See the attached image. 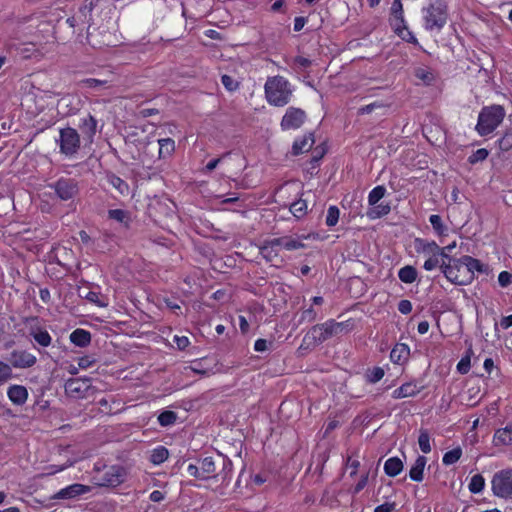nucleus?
<instances>
[{"mask_svg": "<svg viewBox=\"0 0 512 512\" xmlns=\"http://www.w3.org/2000/svg\"><path fill=\"white\" fill-rule=\"evenodd\" d=\"M485 486V480L482 475L476 474L472 476L470 483H469V490L470 492L477 494L482 492Z\"/></svg>", "mask_w": 512, "mask_h": 512, "instance_id": "c03bdc74", "label": "nucleus"}, {"mask_svg": "<svg viewBox=\"0 0 512 512\" xmlns=\"http://www.w3.org/2000/svg\"><path fill=\"white\" fill-rule=\"evenodd\" d=\"M423 18L426 30L439 32L447 22L446 6L438 0L431 3L423 9Z\"/></svg>", "mask_w": 512, "mask_h": 512, "instance_id": "423d86ee", "label": "nucleus"}, {"mask_svg": "<svg viewBox=\"0 0 512 512\" xmlns=\"http://www.w3.org/2000/svg\"><path fill=\"white\" fill-rule=\"evenodd\" d=\"M169 452L164 446H158L152 450L150 462L154 465H160L168 459Z\"/></svg>", "mask_w": 512, "mask_h": 512, "instance_id": "473e14b6", "label": "nucleus"}, {"mask_svg": "<svg viewBox=\"0 0 512 512\" xmlns=\"http://www.w3.org/2000/svg\"><path fill=\"white\" fill-rule=\"evenodd\" d=\"M80 85L84 88L97 89L107 85L106 80H99L95 78H86L80 81Z\"/></svg>", "mask_w": 512, "mask_h": 512, "instance_id": "de8ad7c7", "label": "nucleus"}, {"mask_svg": "<svg viewBox=\"0 0 512 512\" xmlns=\"http://www.w3.org/2000/svg\"><path fill=\"white\" fill-rule=\"evenodd\" d=\"M108 216L120 223H124L128 219V213L122 209H111L108 211Z\"/></svg>", "mask_w": 512, "mask_h": 512, "instance_id": "3c124183", "label": "nucleus"}, {"mask_svg": "<svg viewBox=\"0 0 512 512\" xmlns=\"http://www.w3.org/2000/svg\"><path fill=\"white\" fill-rule=\"evenodd\" d=\"M492 442L495 447L512 445V425L497 429L494 432Z\"/></svg>", "mask_w": 512, "mask_h": 512, "instance_id": "6ab92c4d", "label": "nucleus"}, {"mask_svg": "<svg viewBox=\"0 0 512 512\" xmlns=\"http://www.w3.org/2000/svg\"><path fill=\"white\" fill-rule=\"evenodd\" d=\"M368 483V473L362 475L361 479L358 481V483L355 485L353 489V494H358L360 491H362L365 486Z\"/></svg>", "mask_w": 512, "mask_h": 512, "instance_id": "69168bd1", "label": "nucleus"}, {"mask_svg": "<svg viewBox=\"0 0 512 512\" xmlns=\"http://www.w3.org/2000/svg\"><path fill=\"white\" fill-rule=\"evenodd\" d=\"M462 456V449L460 447H456L450 451H447L442 458V462L444 465L449 466L455 464L459 461Z\"/></svg>", "mask_w": 512, "mask_h": 512, "instance_id": "58836bf2", "label": "nucleus"}, {"mask_svg": "<svg viewBox=\"0 0 512 512\" xmlns=\"http://www.w3.org/2000/svg\"><path fill=\"white\" fill-rule=\"evenodd\" d=\"M29 337L33 341V346L42 353V349L49 347L52 344V337L49 332L40 326H32L29 328Z\"/></svg>", "mask_w": 512, "mask_h": 512, "instance_id": "ddd939ff", "label": "nucleus"}, {"mask_svg": "<svg viewBox=\"0 0 512 512\" xmlns=\"http://www.w3.org/2000/svg\"><path fill=\"white\" fill-rule=\"evenodd\" d=\"M59 144L60 152L66 157H73L80 149V135L78 131L72 127L62 128L59 131Z\"/></svg>", "mask_w": 512, "mask_h": 512, "instance_id": "6e6552de", "label": "nucleus"}, {"mask_svg": "<svg viewBox=\"0 0 512 512\" xmlns=\"http://www.w3.org/2000/svg\"><path fill=\"white\" fill-rule=\"evenodd\" d=\"M159 144V157L168 158L175 151V141L171 138H163L158 140Z\"/></svg>", "mask_w": 512, "mask_h": 512, "instance_id": "7c9ffc66", "label": "nucleus"}, {"mask_svg": "<svg viewBox=\"0 0 512 512\" xmlns=\"http://www.w3.org/2000/svg\"><path fill=\"white\" fill-rule=\"evenodd\" d=\"M505 109L501 105L485 106L478 115L475 130L480 136L491 134L503 121Z\"/></svg>", "mask_w": 512, "mask_h": 512, "instance_id": "f03ea898", "label": "nucleus"}, {"mask_svg": "<svg viewBox=\"0 0 512 512\" xmlns=\"http://www.w3.org/2000/svg\"><path fill=\"white\" fill-rule=\"evenodd\" d=\"M394 30L397 33V35L400 36L404 41L419 46V42H418L417 38L414 36V34L411 31L408 30V28L406 27L405 24L401 25V26L398 24H395Z\"/></svg>", "mask_w": 512, "mask_h": 512, "instance_id": "c9c22d12", "label": "nucleus"}, {"mask_svg": "<svg viewBox=\"0 0 512 512\" xmlns=\"http://www.w3.org/2000/svg\"><path fill=\"white\" fill-rule=\"evenodd\" d=\"M18 55L23 59L36 58L39 56V51L34 44H26L17 49Z\"/></svg>", "mask_w": 512, "mask_h": 512, "instance_id": "a19ab883", "label": "nucleus"}, {"mask_svg": "<svg viewBox=\"0 0 512 512\" xmlns=\"http://www.w3.org/2000/svg\"><path fill=\"white\" fill-rule=\"evenodd\" d=\"M314 144V138L312 134L304 135L298 138L293 143V153L295 155L309 151Z\"/></svg>", "mask_w": 512, "mask_h": 512, "instance_id": "bb28decb", "label": "nucleus"}, {"mask_svg": "<svg viewBox=\"0 0 512 512\" xmlns=\"http://www.w3.org/2000/svg\"><path fill=\"white\" fill-rule=\"evenodd\" d=\"M417 275V270L410 265H406L398 271L399 279L406 284H411L416 281Z\"/></svg>", "mask_w": 512, "mask_h": 512, "instance_id": "2f4dec72", "label": "nucleus"}, {"mask_svg": "<svg viewBox=\"0 0 512 512\" xmlns=\"http://www.w3.org/2000/svg\"><path fill=\"white\" fill-rule=\"evenodd\" d=\"M391 23L395 28V24L404 25V14H403V5L401 0H393L391 5Z\"/></svg>", "mask_w": 512, "mask_h": 512, "instance_id": "c756f323", "label": "nucleus"}, {"mask_svg": "<svg viewBox=\"0 0 512 512\" xmlns=\"http://www.w3.org/2000/svg\"><path fill=\"white\" fill-rule=\"evenodd\" d=\"M390 211H391V207H390L389 203H379V204L377 203L374 206H371L367 210L366 216L370 220H375V219L381 218V217L389 214Z\"/></svg>", "mask_w": 512, "mask_h": 512, "instance_id": "c85d7f7f", "label": "nucleus"}, {"mask_svg": "<svg viewBox=\"0 0 512 512\" xmlns=\"http://www.w3.org/2000/svg\"><path fill=\"white\" fill-rule=\"evenodd\" d=\"M418 444H419L420 450L423 453L428 454L431 452L430 435L427 430H425V429L420 430V433L418 436Z\"/></svg>", "mask_w": 512, "mask_h": 512, "instance_id": "79ce46f5", "label": "nucleus"}, {"mask_svg": "<svg viewBox=\"0 0 512 512\" xmlns=\"http://www.w3.org/2000/svg\"><path fill=\"white\" fill-rule=\"evenodd\" d=\"M488 157V151L485 148H480L474 151L468 158L470 164H475L484 161Z\"/></svg>", "mask_w": 512, "mask_h": 512, "instance_id": "8fccbe9b", "label": "nucleus"}, {"mask_svg": "<svg viewBox=\"0 0 512 512\" xmlns=\"http://www.w3.org/2000/svg\"><path fill=\"white\" fill-rule=\"evenodd\" d=\"M386 193V188L382 185L374 187L368 195V203L370 206H374L377 204Z\"/></svg>", "mask_w": 512, "mask_h": 512, "instance_id": "ea45409f", "label": "nucleus"}, {"mask_svg": "<svg viewBox=\"0 0 512 512\" xmlns=\"http://www.w3.org/2000/svg\"><path fill=\"white\" fill-rule=\"evenodd\" d=\"M403 470V462L398 457H391L385 461L384 472L389 477L399 475Z\"/></svg>", "mask_w": 512, "mask_h": 512, "instance_id": "cd10ccee", "label": "nucleus"}, {"mask_svg": "<svg viewBox=\"0 0 512 512\" xmlns=\"http://www.w3.org/2000/svg\"><path fill=\"white\" fill-rule=\"evenodd\" d=\"M429 222L431 223L433 229L438 235H443L445 232V226L443 225L442 219L437 214H432L429 217Z\"/></svg>", "mask_w": 512, "mask_h": 512, "instance_id": "09e8293b", "label": "nucleus"}, {"mask_svg": "<svg viewBox=\"0 0 512 512\" xmlns=\"http://www.w3.org/2000/svg\"><path fill=\"white\" fill-rule=\"evenodd\" d=\"M498 283L501 287H508L512 283V274L508 271H502L498 275Z\"/></svg>", "mask_w": 512, "mask_h": 512, "instance_id": "bf43d9fd", "label": "nucleus"}, {"mask_svg": "<svg viewBox=\"0 0 512 512\" xmlns=\"http://www.w3.org/2000/svg\"><path fill=\"white\" fill-rule=\"evenodd\" d=\"M421 388L414 382H406L392 392L394 399H402L416 396L420 393Z\"/></svg>", "mask_w": 512, "mask_h": 512, "instance_id": "aec40b11", "label": "nucleus"}, {"mask_svg": "<svg viewBox=\"0 0 512 512\" xmlns=\"http://www.w3.org/2000/svg\"><path fill=\"white\" fill-rule=\"evenodd\" d=\"M500 150L508 151L512 148V134L506 133L503 137L498 140Z\"/></svg>", "mask_w": 512, "mask_h": 512, "instance_id": "13d9d810", "label": "nucleus"}, {"mask_svg": "<svg viewBox=\"0 0 512 512\" xmlns=\"http://www.w3.org/2000/svg\"><path fill=\"white\" fill-rule=\"evenodd\" d=\"M91 488L87 485L80 483L71 484L65 488L60 489L53 499H74L83 494L90 492Z\"/></svg>", "mask_w": 512, "mask_h": 512, "instance_id": "2eb2a0df", "label": "nucleus"}, {"mask_svg": "<svg viewBox=\"0 0 512 512\" xmlns=\"http://www.w3.org/2000/svg\"><path fill=\"white\" fill-rule=\"evenodd\" d=\"M259 252L267 262H274L279 254V246L274 245L272 239L263 243V245L259 247Z\"/></svg>", "mask_w": 512, "mask_h": 512, "instance_id": "393cba45", "label": "nucleus"}, {"mask_svg": "<svg viewBox=\"0 0 512 512\" xmlns=\"http://www.w3.org/2000/svg\"><path fill=\"white\" fill-rule=\"evenodd\" d=\"M463 257L448 258L443 260L440 269L446 279L455 285H468L471 283V274L465 271V265L462 263Z\"/></svg>", "mask_w": 512, "mask_h": 512, "instance_id": "20e7f679", "label": "nucleus"}, {"mask_svg": "<svg viewBox=\"0 0 512 512\" xmlns=\"http://www.w3.org/2000/svg\"><path fill=\"white\" fill-rule=\"evenodd\" d=\"M233 470L232 461L229 459H223V467L219 473H216V478L220 477L221 481L224 485H228L231 480Z\"/></svg>", "mask_w": 512, "mask_h": 512, "instance_id": "f704fd0d", "label": "nucleus"}, {"mask_svg": "<svg viewBox=\"0 0 512 512\" xmlns=\"http://www.w3.org/2000/svg\"><path fill=\"white\" fill-rule=\"evenodd\" d=\"M108 183L113 186L116 190L120 192V194L125 195L129 191L128 184L122 180L120 177L110 174L107 176Z\"/></svg>", "mask_w": 512, "mask_h": 512, "instance_id": "e433bc0d", "label": "nucleus"}, {"mask_svg": "<svg viewBox=\"0 0 512 512\" xmlns=\"http://www.w3.org/2000/svg\"><path fill=\"white\" fill-rule=\"evenodd\" d=\"M306 113L304 110L296 107H289L281 120V128L283 130L298 129L305 122Z\"/></svg>", "mask_w": 512, "mask_h": 512, "instance_id": "1a4fd4ad", "label": "nucleus"}, {"mask_svg": "<svg viewBox=\"0 0 512 512\" xmlns=\"http://www.w3.org/2000/svg\"><path fill=\"white\" fill-rule=\"evenodd\" d=\"M415 250L417 253L426 257L423 268L426 271H432L436 267L440 268L442 261L441 247L435 241H428L422 238H416Z\"/></svg>", "mask_w": 512, "mask_h": 512, "instance_id": "39448f33", "label": "nucleus"}, {"mask_svg": "<svg viewBox=\"0 0 512 512\" xmlns=\"http://www.w3.org/2000/svg\"><path fill=\"white\" fill-rule=\"evenodd\" d=\"M398 310L400 313L407 315L412 311V303L409 300H401L398 303Z\"/></svg>", "mask_w": 512, "mask_h": 512, "instance_id": "0e129e2a", "label": "nucleus"}, {"mask_svg": "<svg viewBox=\"0 0 512 512\" xmlns=\"http://www.w3.org/2000/svg\"><path fill=\"white\" fill-rule=\"evenodd\" d=\"M78 128L82 134L83 140L92 144L98 130L97 119L91 114H86L79 119Z\"/></svg>", "mask_w": 512, "mask_h": 512, "instance_id": "f8f14e48", "label": "nucleus"}, {"mask_svg": "<svg viewBox=\"0 0 512 512\" xmlns=\"http://www.w3.org/2000/svg\"><path fill=\"white\" fill-rule=\"evenodd\" d=\"M345 324L336 322L333 319L327 320L322 324L314 325L304 336L303 341L308 345L321 344L334 335L343 331Z\"/></svg>", "mask_w": 512, "mask_h": 512, "instance_id": "7ed1b4c3", "label": "nucleus"}, {"mask_svg": "<svg viewBox=\"0 0 512 512\" xmlns=\"http://www.w3.org/2000/svg\"><path fill=\"white\" fill-rule=\"evenodd\" d=\"M201 480L216 478V465L212 457H205L198 461Z\"/></svg>", "mask_w": 512, "mask_h": 512, "instance_id": "412c9836", "label": "nucleus"}, {"mask_svg": "<svg viewBox=\"0 0 512 512\" xmlns=\"http://www.w3.org/2000/svg\"><path fill=\"white\" fill-rule=\"evenodd\" d=\"M12 377L10 365L0 361V385L7 382Z\"/></svg>", "mask_w": 512, "mask_h": 512, "instance_id": "5fc2aeb1", "label": "nucleus"}, {"mask_svg": "<svg viewBox=\"0 0 512 512\" xmlns=\"http://www.w3.org/2000/svg\"><path fill=\"white\" fill-rule=\"evenodd\" d=\"M173 341L177 345L179 350H184L190 344L189 338L187 336L175 335Z\"/></svg>", "mask_w": 512, "mask_h": 512, "instance_id": "680f3d73", "label": "nucleus"}, {"mask_svg": "<svg viewBox=\"0 0 512 512\" xmlns=\"http://www.w3.org/2000/svg\"><path fill=\"white\" fill-rule=\"evenodd\" d=\"M340 211L337 206H330L327 210L325 223L328 227H333L338 223Z\"/></svg>", "mask_w": 512, "mask_h": 512, "instance_id": "a18cd8bd", "label": "nucleus"}, {"mask_svg": "<svg viewBox=\"0 0 512 512\" xmlns=\"http://www.w3.org/2000/svg\"><path fill=\"white\" fill-rule=\"evenodd\" d=\"M9 400L17 406H22L28 399V391L22 385H11L7 390Z\"/></svg>", "mask_w": 512, "mask_h": 512, "instance_id": "a211bd4d", "label": "nucleus"}, {"mask_svg": "<svg viewBox=\"0 0 512 512\" xmlns=\"http://www.w3.org/2000/svg\"><path fill=\"white\" fill-rule=\"evenodd\" d=\"M187 473L190 476H193V477L201 480V472L199 469V463L198 464H189L187 467Z\"/></svg>", "mask_w": 512, "mask_h": 512, "instance_id": "338daca9", "label": "nucleus"}, {"mask_svg": "<svg viewBox=\"0 0 512 512\" xmlns=\"http://www.w3.org/2000/svg\"><path fill=\"white\" fill-rule=\"evenodd\" d=\"M69 339L74 345L83 348L90 344L91 334L85 329L78 328L70 334Z\"/></svg>", "mask_w": 512, "mask_h": 512, "instance_id": "b1692460", "label": "nucleus"}, {"mask_svg": "<svg viewBox=\"0 0 512 512\" xmlns=\"http://www.w3.org/2000/svg\"><path fill=\"white\" fill-rule=\"evenodd\" d=\"M316 318H317L316 311L312 307H310V308L302 311V313L300 315L299 322L300 323H304V322L311 323V322L315 321Z\"/></svg>", "mask_w": 512, "mask_h": 512, "instance_id": "6e6d98bb", "label": "nucleus"}, {"mask_svg": "<svg viewBox=\"0 0 512 512\" xmlns=\"http://www.w3.org/2000/svg\"><path fill=\"white\" fill-rule=\"evenodd\" d=\"M177 420V415L173 411H163L158 416V422L162 427L173 425Z\"/></svg>", "mask_w": 512, "mask_h": 512, "instance_id": "37998d69", "label": "nucleus"}, {"mask_svg": "<svg viewBox=\"0 0 512 512\" xmlns=\"http://www.w3.org/2000/svg\"><path fill=\"white\" fill-rule=\"evenodd\" d=\"M491 489L496 497L512 499V468L496 472L491 480Z\"/></svg>", "mask_w": 512, "mask_h": 512, "instance_id": "0eeeda50", "label": "nucleus"}, {"mask_svg": "<svg viewBox=\"0 0 512 512\" xmlns=\"http://www.w3.org/2000/svg\"><path fill=\"white\" fill-rule=\"evenodd\" d=\"M470 370V359L468 357L462 358L457 364V371L461 374H466Z\"/></svg>", "mask_w": 512, "mask_h": 512, "instance_id": "e2e57ef3", "label": "nucleus"}, {"mask_svg": "<svg viewBox=\"0 0 512 512\" xmlns=\"http://www.w3.org/2000/svg\"><path fill=\"white\" fill-rule=\"evenodd\" d=\"M229 155H230V153L227 152V153L223 154L221 157L215 158V159H212L211 161H209L207 163V165L205 166V168L203 169V173L212 172Z\"/></svg>", "mask_w": 512, "mask_h": 512, "instance_id": "4d7b16f0", "label": "nucleus"}, {"mask_svg": "<svg viewBox=\"0 0 512 512\" xmlns=\"http://www.w3.org/2000/svg\"><path fill=\"white\" fill-rule=\"evenodd\" d=\"M273 243L288 251L302 249L305 246L300 240L288 236L274 238Z\"/></svg>", "mask_w": 512, "mask_h": 512, "instance_id": "a878e982", "label": "nucleus"}, {"mask_svg": "<svg viewBox=\"0 0 512 512\" xmlns=\"http://www.w3.org/2000/svg\"><path fill=\"white\" fill-rule=\"evenodd\" d=\"M52 188L63 201L74 198L79 192L78 183L74 179L69 178L59 179L52 185Z\"/></svg>", "mask_w": 512, "mask_h": 512, "instance_id": "9d476101", "label": "nucleus"}, {"mask_svg": "<svg viewBox=\"0 0 512 512\" xmlns=\"http://www.w3.org/2000/svg\"><path fill=\"white\" fill-rule=\"evenodd\" d=\"M293 91L289 80L280 75L268 77L264 84L265 99L274 107L286 106L291 101Z\"/></svg>", "mask_w": 512, "mask_h": 512, "instance_id": "f257e3e1", "label": "nucleus"}, {"mask_svg": "<svg viewBox=\"0 0 512 512\" xmlns=\"http://www.w3.org/2000/svg\"><path fill=\"white\" fill-rule=\"evenodd\" d=\"M384 370L381 367H374L371 370H368L366 373V380L369 383L375 384L379 382L384 377Z\"/></svg>", "mask_w": 512, "mask_h": 512, "instance_id": "49530a36", "label": "nucleus"}, {"mask_svg": "<svg viewBox=\"0 0 512 512\" xmlns=\"http://www.w3.org/2000/svg\"><path fill=\"white\" fill-rule=\"evenodd\" d=\"M96 360L91 356H83L78 359V367L81 369H87L90 368Z\"/></svg>", "mask_w": 512, "mask_h": 512, "instance_id": "052dcab7", "label": "nucleus"}, {"mask_svg": "<svg viewBox=\"0 0 512 512\" xmlns=\"http://www.w3.org/2000/svg\"><path fill=\"white\" fill-rule=\"evenodd\" d=\"M9 361L14 368L25 369L34 366L37 362V358L28 351L14 350L10 354Z\"/></svg>", "mask_w": 512, "mask_h": 512, "instance_id": "4468645a", "label": "nucleus"}, {"mask_svg": "<svg viewBox=\"0 0 512 512\" xmlns=\"http://www.w3.org/2000/svg\"><path fill=\"white\" fill-rule=\"evenodd\" d=\"M83 297L98 307L104 308L109 305L107 297L102 295L100 292L89 291Z\"/></svg>", "mask_w": 512, "mask_h": 512, "instance_id": "72a5a7b5", "label": "nucleus"}, {"mask_svg": "<svg viewBox=\"0 0 512 512\" xmlns=\"http://www.w3.org/2000/svg\"><path fill=\"white\" fill-rule=\"evenodd\" d=\"M90 387L88 378H71L64 385L66 394L73 398H84Z\"/></svg>", "mask_w": 512, "mask_h": 512, "instance_id": "9b49d317", "label": "nucleus"}, {"mask_svg": "<svg viewBox=\"0 0 512 512\" xmlns=\"http://www.w3.org/2000/svg\"><path fill=\"white\" fill-rule=\"evenodd\" d=\"M462 257L464 261L462 263L465 265V271L471 274V282L474 280L476 272L480 274H487L489 272L488 265L482 263L480 260L468 255H464Z\"/></svg>", "mask_w": 512, "mask_h": 512, "instance_id": "f3484780", "label": "nucleus"}, {"mask_svg": "<svg viewBox=\"0 0 512 512\" xmlns=\"http://www.w3.org/2000/svg\"><path fill=\"white\" fill-rule=\"evenodd\" d=\"M221 82L229 92L236 91L239 88V82L229 75H223L221 77Z\"/></svg>", "mask_w": 512, "mask_h": 512, "instance_id": "603ef678", "label": "nucleus"}, {"mask_svg": "<svg viewBox=\"0 0 512 512\" xmlns=\"http://www.w3.org/2000/svg\"><path fill=\"white\" fill-rule=\"evenodd\" d=\"M410 355V348L407 344L398 343L390 352V359L395 364H401L405 362Z\"/></svg>", "mask_w": 512, "mask_h": 512, "instance_id": "4be33fe9", "label": "nucleus"}, {"mask_svg": "<svg viewBox=\"0 0 512 512\" xmlns=\"http://www.w3.org/2000/svg\"><path fill=\"white\" fill-rule=\"evenodd\" d=\"M427 463L425 456H418L410 468L409 477L412 481L421 482L423 480L424 469Z\"/></svg>", "mask_w": 512, "mask_h": 512, "instance_id": "5701e85b", "label": "nucleus"}, {"mask_svg": "<svg viewBox=\"0 0 512 512\" xmlns=\"http://www.w3.org/2000/svg\"><path fill=\"white\" fill-rule=\"evenodd\" d=\"M395 508V503H383L381 505H378L374 512H392Z\"/></svg>", "mask_w": 512, "mask_h": 512, "instance_id": "774afa93", "label": "nucleus"}, {"mask_svg": "<svg viewBox=\"0 0 512 512\" xmlns=\"http://www.w3.org/2000/svg\"><path fill=\"white\" fill-rule=\"evenodd\" d=\"M124 481V471L119 466L106 468L102 477V484L106 486H118Z\"/></svg>", "mask_w": 512, "mask_h": 512, "instance_id": "dca6fc26", "label": "nucleus"}, {"mask_svg": "<svg viewBox=\"0 0 512 512\" xmlns=\"http://www.w3.org/2000/svg\"><path fill=\"white\" fill-rule=\"evenodd\" d=\"M307 209V202L303 199H298L290 205V212L298 219L306 215Z\"/></svg>", "mask_w": 512, "mask_h": 512, "instance_id": "4c0bfd02", "label": "nucleus"}, {"mask_svg": "<svg viewBox=\"0 0 512 512\" xmlns=\"http://www.w3.org/2000/svg\"><path fill=\"white\" fill-rule=\"evenodd\" d=\"M415 76L426 84H430L434 79L432 72L425 68H418L415 71Z\"/></svg>", "mask_w": 512, "mask_h": 512, "instance_id": "864d4df0", "label": "nucleus"}]
</instances>
